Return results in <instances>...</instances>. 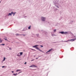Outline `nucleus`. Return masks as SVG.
<instances>
[{
	"label": "nucleus",
	"instance_id": "obj_32",
	"mask_svg": "<svg viewBox=\"0 0 76 76\" xmlns=\"http://www.w3.org/2000/svg\"><path fill=\"white\" fill-rule=\"evenodd\" d=\"M0 41V42H2V40H1Z\"/></svg>",
	"mask_w": 76,
	"mask_h": 76
},
{
	"label": "nucleus",
	"instance_id": "obj_19",
	"mask_svg": "<svg viewBox=\"0 0 76 76\" xmlns=\"http://www.w3.org/2000/svg\"><path fill=\"white\" fill-rule=\"evenodd\" d=\"M28 16H25V17H24V18H28Z\"/></svg>",
	"mask_w": 76,
	"mask_h": 76
},
{
	"label": "nucleus",
	"instance_id": "obj_27",
	"mask_svg": "<svg viewBox=\"0 0 76 76\" xmlns=\"http://www.w3.org/2000/svg\"><path fill=\"white\" fill-rule=\"evenodd\" d=\"M42 31V32H44V33H45V31Z\"/></svg>",
	"mask_w": 76,
	"mask_h": 76
},
{
	"label": "nucleus",
	"instance_id": "obj_5",
	"mask_svg": "<svg viewBox=\"0 0 76 76\" xmlns=\"http://www.w3.org/2000/svg\"><path fill=\"white\" fill-rule=\"evenodd\" d=\"M75 39H71L69 40V41H72V42H73V41H74Z\"/></svg>",
	"mask_w": 76,
	"mask_h": 76
},
{
	"label": "nucleus",
	"instance_id": "obj_23",
	"mask_svg": "<svg viewBox=\"0 0 76 76\" xmlns=\"http://www.w3.org/2000/svg\"><path fill=\"white\" fill-rule=\"evenodd\" d=\"M5 59H6V58H4L3 61H5Z\"/></svg>",
	"mask_w": 76,
	"mask_h": 76
},
{
	"label": "nucleus",
	"instance_id": "obj_22",
	"mask_svg": "<svg viewBox=\"0 0 76 76\" xmlns=\"http://www.w3.org/2000/svg\"><path fill=\"white\" fill-rule=\"evenodd\" d=\"M62 18H63L61 17L59 19V20H61V19H62Z\"/></svg>",
	"mask_w": 76,
	"mask_h": 76
},
{
	"label": "nucleus",
	"instance_id": "obj_36",
	"mask_svg": "<svg viewBox=\"0 0 76 76\" xmlns=\"http://www.w3.org/2000/svg\"><path fill=\"white\" fill-rule=\"evenodd\" d=\"M9 50H12V48H9Z\"/></svg>",
	"mask_w": 76,
	"mask_h": 76
},
{
	"label": "nucleus",
	"instance_id": "obj_3",
	"mask_svg": "<svg viewBox=\"0 0 76 76\" xmlns=\"http://www.w3.org/2000/svg\"><path fill=\"white\" fill-rule=\"evenodd\" d=\"M59 34H64V35H66V34H69V33L68 32H64V31H61L59 32Z\"/></svg>",
	"mask_w": 76,
	"mask_h": 76
},
{
	"label": "nucleus",
	"instance_id": "obj_38",
	"mask_svg": "<svg viewBox=\"0 0 76 76\" xmlns=\"http://www.w3.org/2000/svg\"><path fill=\"white\" fill-rule=\"evenodd\" d=\"M1 38H0V41L1 40Z\"/></svg>",
	"mask_w": 76,
	"mask_h": 76
},
{
	"label": "nucleus",
	"instance_id": "obj_30",
	"mask_svg": "<svg viewBox=\"0 0 76 76\" xmlns=\"http://www.w3.org/2000/svg\"><path fill=\"white\" fill-rule=\"evenodd\" d=\"M31 50H34V51H35V50L34 49H31Z\"/></svg>",
	"mask_w": 76,
	"mask_h": 76
},
{
	"label": "nucleus",
	"instance_id": "obj_39",
	"mask_svg": "<svg viewBox=\"0 0 76 76\" xmlns=\"http://www.w3.org/2000/svg\"><path fill=\"white\" fill-rule=\"evenodd\" d=\"M39 57H38V58H39Z\"/></svg>",
	"mask_w": 76,
	"mask_h": 76
},
{
	"label": "nucleus",
	"instance_id": "obj_20",
	"mask_svg": "<svg viewBox=\"0 0 76 76\" xmlns=\"http://www.w3.org/2000/svg\"><path fill=\"white\" fill-rule=\"evenodd\" d=\"M70 22V23H72L73 22V21H71Z\"/></svg>",
	"mask_w": 76,
	"mask_h": 76
},
{
	"label": "nucleus",
	"instance_id": "obj_13",
	"mask_svg": "<svg viewBox=\"0 0 76 76\" xmlns=\"http://www.w3.org/2000/svg\"><path fill=\"white\" fill-rule=\"evenodd\" d=\"M57 10H58V9L57 8H55V9L54 10V11L55 12H56V11H57Z\"/></svg>",
	"mask_w": 76,
	"mask_h": 76
},
{
	"label": "nucleus",
	"instance_id": "obj_6",
	"mask_svg": "<svg viewBox=\"0 0 76 76\" xmlns=\"http://www.w3.org/2000/svg\"><path fill=\"white\" fill-rule=\"evenodd\" d=\"M29 67H36V66L34 65H31V66H29Z\"/></svg>",
	"mask_w": 76,
	"mask_h": 76
},
{
	"label": "nucleus",
	"instance_id": "obj_9",
	"mask_svg": "<svg viewBox=\"0 0 76 76\" xmlns=\"http://www.w3.org/2000/svg\"><path fill=\"white\" fill-rule=\"evenodd\" d=\"M12 12H11V13H9L8 15V16H12Z\"/></svg>",
	"mask_w": 76,
	"mask_h": 76
},
{
	"label": "nucleus",
	"instance_id": "obj_17",
	"mask_svg": "<svg viewBox=\"0 0 76 76\" xmlns=\"http://www.w3.org/2000/svg\"><path fill=\"white\" fill-rule=\"evenodd\" d=\"M17 56H18V57H20V55H19V53L17 55Z\"/></svg>",
	"mask_w": 76,
	"mask_h": 76
},
{
	"label": "nucleus",
	"instance_id": "obj_28",
	"mask_svg": "<svg viewBox=\"0 0 76 76\" xmlns=\"http://www.w3.org/2000/svg\"><path fill=\"white\" fill-rule=\"evenodd\" d=\"M22 73V72H19V73H18V75H19V73Z\"/></svg>",
	"mask_w": 76,
	"mask_h": 76
},
{
	"label": "nucleus",
	"instance_id": "obj_25",
	"mask_svg": "<svg viewBox=\"0 0 76 76\" xmlns=\"http://www.w3.org/2000/svg\"><path fill=\"white\" fill-rule=\"evenodd\" d=\"M1 45H5V44H1Z\"/></svg>",
	"mask_w": 76,
	"mask_h": 76
},
{
	"label": "nucleus",
	"instance_id": "obj_12",
	"mask_svg": "<svg viewBox=\"0 0 76 76\" xmlns=\"http://www.w3.org/2000/svg\"><path fill=\"white\" fill-rule=\"evenodd\" d=\"M57 31V29H53V32H56V31Z\"/></svg>",
	"mask_w": 76,
	"mask_h": 76
},
{
	"label": "nucleus",
	"instance_id": "obj_7",
	"mask_svg": "<svg viewBox=\"0 0 76 76\" xmlns=\"http://www.w3.org/2000/svg\"><path fill=\"white\" fill-rule=\"evenodd\" d=\"M23 35V36H25V35H26V34H16V36H18V35Z\"/></svg>",
	"mask_w": 76,
	"mask_h": 76
},
{
	"label": "nucleus",
	"instance_id": "obj_37",
	"mask_svg": "<svg viewBox=\"0 0 76 76\" xmlns=\"http://www.w3.org/2000/svg\"><path fill=\"white\" fill-rule=\"evenodd\" d=\"M12 73H14V72L13 71H12Z\"/></svg>",
	"mask_w": 76,
	"mask_h": 76
},
{
	"label": "nucleus",
	"instance_id": "obj_10",
	"mask_svg": "<svg viewBox=\"0 0 76 76\" xmlns=\"http://www.w3.org/2000/svg\"><path fill=\"white\" fill-rule=\"evenodd\" d=\"M51 50H52V49H51L50 50H49L46 53H48L49 52H50V51H51Z\"/></svg>",
	"mask_w": 76,
	"mask_h": 76
},
{
	"label": "nucleus",
	"instance_id": "obj_14",
	"mask_svg": "<svg viewBox=\"0 0 76 76\" xmlns=\"http://www.w3.org/2000/svg\"><path fill=\"white\" fill-rule=\"evenodd\" d=\"M31 26H30L28 28V29H31Z\"/></svg>",
	"mask_w": 76,
	"mask_h": 76
},
{
	"label": "nucleus",
	"instance_id": "obj_11",
	"mask_svg": "<svg viewBox=\"0 0 76 76\" xmlns=\"http://www.w3.org/2000/svg\"><path fill=\"white\" fill-rule=\"evenodd\" d=\"M18 75V73H16V74H13V76H17V75Z\"/></svg>",
	"mask_w": 76,
	"mask_h": 76
},
{
	"label": "nucleus",
	"instance_id": "obj_35",
	"mask_svg": "<svg viewBox=\"0 0 76 76\" xmlns=\"http://www.w3.org/2000/svg\"><path fill=\"white\" fill-rule=\"evenodd\" d=\"M34 59H33L31 61H34Z\"/></svg>",
	"mask_w": 76,
	"mask_h": 76
},
{
	"label": "nucleus",
	"instance_id": "obj_21",
	"mask_svg": "<svg viewBox=\"0 0 76 76\" xmlns=\"http://www.w3.org/2000/svg\"><path fill=\"white\" fill-rule=\"evenodd\" d=\"M36 35L37 37H39V34H36Z\"/></svg>",
	"mask_w": 76,
	"mask_h": 76
},
{
	"label": "nucleus",
	"instance_id": "obj_34",
	"mask_svg": "<svg viewBox=\"0 0 76 76\" xmlns=\"http://www.w3.org/2000/svg\"><path fill=\"white\" fill-rule=\"evenodd\" d=\"M26 64V62H25L24 63L25 64Z\"/></svg>",
	"mask_w": 76,
	"mask_h": 76
},
{
	"label": "nucleus",
	"instance_id": "obj_15",
	"mask_svg": "<svg viewBox=\"0 0 76 76\" xmlns=\"http://www.w3.org/2000/svg\"><path fill=\"white\" fill-rule=\"evenodd\" d=\"M51 35H52V37H54V36H56V35H55V34H54L52 33H51Z\"/></svg>",
	"mask_w": 76,
	"mask_h": 76
},
{
	"label": "nucleus",
	"instance_id": "obj_26",
	"mask_svg": "<svg viewBox=\"0 0 76 76\" xmlns=\"http://www.w3.org/2000/svg\"><path fill=\"white\" fill-rule=\"evenodd\" d=\"M40 46V47H42V48L43 47V46H42V45H41Z\"/></svg>",
	"mask_w": 76,
	"mask_h": 76
},
{
	"label": "nucleus",
	"instance_id": "obj_33",
	"mask_svg": "<svg viewBox=\"0 0 76 76\" xmlns=\"http://www.w3.org/2000/svg\"><path fill=\"white\" fill-rule=\"evenodd\" d=\"M36 59L37 60V59H38V58H36Z\"/></svg>",
	"mask_w": 76,
	"mask_h": 76
},
{
	"label": "nucleus",
	"instance_id": "obj_29",
	"mask_svg": "<svg viewBox=\"0 0 76 76\" xmlns=\"http://www.w3.org/2000/svg\"><path fill=\"white\" fill-rule=\"evenodd\" d=\"M5 39L6 40V41H7V39Z\"/></svg>",
	"mask_w": 76,
	"mask_h": 76
},
{
	"label": "nucleus",
	"instance_id": "obj_40",
	"mask_svg": "<svg viewBox=\"0 0 76 76\" xmlns=\"http://www.w3.org/2000/svg\"><path fill=\"white\" fill-rule=\"evenodd\" d=\"M0 3H1V1H0Z\"/></svg>",
	"mask_w": 76,
	"mask_h": 76
},
{
	"label": "nucleus",
	"instance_id": "obj_8",
	"mask_svg": "<svg viewBox=\"0 0 76 76\" xmlns=\"http://www.w3.org/2000/svg\"><path fill=\"white\" fill-rule=\"evenodd\" d=\"M11 13L12 15H13V16H15V15L16 12H11Z\"/></svg>",
	"mask_w": 76,
	"mask_h": 76
},
{
	"label": "nucleus",
	"instance_id": "obj_16",
	"mask_svg": "<svg viewBox=\"0 0 76 76\" xmlns=\"http://www.w3.org/2000/svg\"><path fill=\"white\" fill-rule=\"evenodd\" d=\"M21 70H21V69H18V70H16V72H18V71L19 72V71H21Z\"/></svg>",
	"mask_w": 76,
	"mask_h": 76
},
{
	"label": "nucleus",
	"instance_id": "obj_1",
	"mask_svg": "<svg viewBox=\"0 0 76 76\" xmlns=\"http://www.w3.org/2000/svg\"><path fill=\"white\" fill-rule=\"evenodd\" d=\"M53 3L55 4V6L57 8H59V6L60 7L61 6V3L60 2H58V0H55L53 1Z\"/></svg>",
	"mask_w": 76,
	"mask_h": 76
},
{
	"label": "nucleus",
	"instance_id": "obj_31",
	"mask_svg": "<svg viewBox=\"0 0 76 76\" xmlns=\"http://www.w3.org/2000/svg\"><path fill=\"white\" fill-rule=\"evenodd\" d=\"M2 67V68H4V66H3Z\"/></svg>",
	"mask_w": 76,
	"mask_h": 76
},
{
	"label": "nucleus",
	"instance_id": "obj_4",
	"mask_svg": "<svg viewBox=\"0 0 76 76\" xmlns=\"http://www.w3.org/2000/svg\"><path fill=\"white\" fill-rule=\"evenodd\" d=\"M41 19L42 22H44L45 21L46 18L44 17H41Z\"/></svg>",
	"mask_w": 76,
	"mask_h": 76
},
{
	"label": "nucleus",
	"instance_id": "obj_18",
	"mask_svg": "<svg viewBox=\"0 0 76 76\" xmlns=\"http://www.w3.org/2000/svg\"><path fill=\"white\" fill-rule=\"evenodd\" d=\"M22 54H23V52H20V55H21V56H22Z\"/></svg>",
	"mask_w": 76,
	"mask_h": 76
},
{
	"label": "nucleus",
	"instance_id": "obj_24",
	"mask_svg": "<svg viewBox=\"0 0 76 76\" xmlns=\"http://www.w3.org/2000/svg\"><path fill=\"white\" fill-rule=\"evenodd\" d=\"M68 41H69V40L66 41H64V42H68Z\"/></svg>",
	"mask_w": 76,
	"mask_h": 76
},
{
	"label": "nucleus",
	"instance_id": "obj_2",
	"mask_svg": "<svg viewBox=\"0 0 76 76\" xmlns=\"http://www.w3.org/2000/svg\"><path fill=\"white\" fill-rule=\"evenodd\" d=\"M39 46V45H36L34 46H33L32 47L33 48H35L36 49H37V50H39V51H41V52H42L43 53L44 52L42 51L39 48L37 47H38Z\"/></svg>",
	"mask_w": 76,
	"mask_h": 76
}]
</instances>
